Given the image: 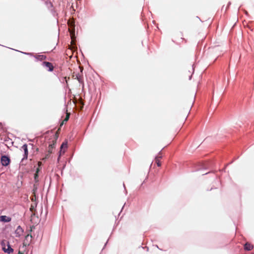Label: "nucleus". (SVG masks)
<instances>
[{
  "label": "nucleus",
  "instance_id": "obj_1",
  "mask_svg": "<svg viewBox=\"0 0 254 254\" xmlns=\"http://www.w3.org/2000/svg\"><path fill=\"white\" fill-rule=\"evenodd\" d=\"M67 24L69 28V30L70 31V34L71 35V39H72V42H73V36L74 33V21L73 19H69L68 22Z\"/></svg>",
  "mask_w": 254,
  "mask_h": 254
},
{
  "label": "nucleus",
  "instance_id": "obj_2",
  "mask_svg": "<svg viewBox=\"0 0 254 254\" xmlns=\"http://www.w3.org/2000/svg\"><path fill=\"white\" fill-rule=\"evenodd\" d=\"M10 162V160L8 157L5 155L2 156L0 159L1 165L3 166H8Z\"/></svg>",
  "mask_w": 254,
  "mask_h": 254
},
{
  "label": "nucleus",
  "instance_id": "obj_3",
  "mask_svg": "<svg viewBox=\"0 0 254 254\" xmlns=\"http://www.w3.org/2000/svg\"><path fill=\"white\" fill-rule=\"evenodd\" d=\"M67 148V142L64 141L63 142L61 146V150L60 151V156L64 153L65 150Z\"/></svg>",
  "mask_w": 254,
  "mask_h": 254
},
{
  "label": "nucleus",
  "instance_id": "obj_4",
  "mask_svg": "<svg viewBox=\"0 0 254 254\" xmlns=\"http://www.w3.org/2000/svg\"><path fill=\"white\" fill-rule=\"evenodd\" d=\"M42 64L43 66H45L46 67L48 68L49 69V71H52L54 69V66L52 63L48 62H44L42 63Z\"/></svg>",
  "mask_w": 254,
  "mask_h": 254
},
{
  "label": "nucleus",
  "instance_id": "obj_5",
  "mask_svg": "<svg viewBox=\"0 0 254 254\" xmlns=\"http://www.w3.org/2000/svg\"><path fill=\"white\" fill-rule=\"evenodd\" d=\"M21 148L23 150L24 152V157L22 158V160L27 159V157H28V155L27 145L26 144H24L21 147Z\"/></svg>",
  "mask_w": 254,
  "mask_h": 254
},
{
  "label": "nucleus",
  "instance_id": "obj_6",
  "mask_svg": "<svg viewBox=\"0 0 254 254\" xmlns=\"http://www.w3.org/2000/svg\"><path fill=\"white\" fill-rule=\"evenodd\" d=\"M253 248H254L253 245L249 242H247L244 245V250L245 251H251L253 249Z\"/></svg>",
  "mask_w": 254,
  "mask_h": 254
},
{
  "label": "nucleus",
  "instance_id": "obj_7",
  "mask_svg": "<svg viewBox=\"0 0 254 254\" xmlns=\"http://www.w3.org/2000/svg\"><path fill=\"white\" fill-rule=\"evenodd\" d=\"M11 218L9 217L2 215L0 216V221H2L3 222H9L11 221Z\"/></svg>",
  "mask_w": 254,
  "mask_h": 254
},
{
  "label": "nucleus",
  "instance_id": "obj_8",
  "mask_svg": "<svg viewBox=\"0 0 254 254\" xmlns=\"http://www.w3.org/2000/svg\"><path fill=\"white\" fill-rule=\"evenodd\" d=\"M15 233L16 237L20 236L23 233V230L22 228L20 226H18L15 231Z\"/></svg>",
  "mask_w": 254,
  "mask_h": 254
},
{
  "label": "nucleus",
  "instance_id": "obj_9",
  "mask_svg": "<svg viewBox=\"0 0 254 254\" xmlns=\"http://www.w3.org/2000/svg\"><path fill=\"white\" fill-rule=\"evenodd\" d=\"M37 190V187H35V186H34V188L33 189V195H32L31 196V200L34 202H36V199H37V197H36V191Z\"/></svg>",
  "mask_w": 254,
  "mask_h": 254
},
{
  "label": "nucleus",
  "instance_id": "obj_10",
  "mask_svg": "<svg viewBox=\"0 0 254 254\" xmlns=\"http://www.w3.org/2000/svg\"><path fill=\"white\" fill-rule=\"evenodd\" d=\"M37 203L36 202H33L30 206V210L33 213V214H35V212L36 211V207L37 206Z\"/></svg>",
  "mask_w": 254,
  "mask_h": 254
},
{
  "label": "nucleus",
  "instance_id": "obj_11",
  "mask_svg": "<svg viewBox=\"0 0 254 254\" xmlns=\"http://www.w3.org/2000/svg\"><path fill=\"white\" fill-rule=\"evenodd\" d=\"M34 58L37 60L39 61H43L46 59V56L45 55H35L34 56Z\"/></svg>",
  "mask_w": 254,
  "mask_h": 254
},
{
  "label": "nucleus",
  "instance_id": "obj_12",
  "mask_svg": "<svg viewBox=\"0 0 254 254\" xmlns=\"http://www.w3.org/2000/svg\"><path fill=\"white\" fill-rule=\"evenodd\" d=\"M32 236L31 235L28 234L25 237V240L24 242V244L25 245H29V242H31L32 240Z\"/></svg>",
  "mask_w": 254,
  "mask_h": 254
},
{
  "label": "nucleus",
  "instance_id": "obj_13",
  "mask_svg": "<svg viewBox=\"0 0 254 254\" xmlns=\"http://www.w3.org/2000/svg\"><path fill=\"white\" fill-rule=\"evenodd\" d=\"M70 113H66V117L65 119L63 121L62 123L61 124V126H62L65 122H66L69 118Z\"/></svg>",
  "mask_w": 254,
  "mask_h": 254
},
{
  "label": "nucleus",
  "instance_id": "obj_14",
  "mask_svg": "<svg viewBox=\"0 0 254 254\" xmlns=\"http://www.w3.org/2000/svg\"><path fill=\"white\" fill-rule=\"evenodd\" d=\"M3 251L8 254L12 253L13 252V250L9 246H8L7 249L3 248Z\"/></svg>",
  "mask_w": 254,
  "mask_h": 254
},
{
  "label": "nucleus",
  "instance_id": "obj_15",
  "mask_svg": "<svg viewBox=\"0 0 254 254\" xmlns=\"http://www.w3.org/2000/svg\"><path fill=\"white\" fill-rule=\"evenodd\" d=\"M48 148H48V153H49L46 155V158H48V157H49V156L50 154L51 153H52L53 149H52V148L50 147V146H49V147H48Z\"/></svg>",
  "mask_w": 254,
  "mask_h": 254
},
{
  "label": "nucleus",
  "instance_id": "obj_16",
  "mask_svg": "<svg viewBox=\"0 0 254 254\" xmlns=\"http://www.w3.org/2000/svg\"><path fill=\"white\" fill-rule=\"evenodd\" d=\"M34 179L35 180L36 182H38V173H35V175H34Z\"/></svg>",
  "mask_w": 254,
  "mask_h": 254
},
{
  "label": "nucleus",
  "instance_id": "obj_17",
  "mask_svg": "<svg viewBox=\"0 0 254 254\" xmlns=\"http://www.w3.org/2000/svg\"><path fill=\"white\" fill-rule=\"evenodd\" d=\"M156 161L157 166L159 167L160 166L161 164V163L160 162V161L158 159H157Z\"/></svg>",
  "mask_w": 254,
  "mask_h": 254
},
{
  "label": "nucleus",
  "instance_id": "obj_18",
  "mask_svg": "<svg viewBox=\"0 0 254 254\" xmlns=\"http://www.w3.org/2000/svg\"><path fill=\"white\" fill-rule=\"evenodd\" d=\"M41 169V167H38L37 169H36V173H38L40 171V170Z\"/></svg>",
  "mask_w": 254,
  "mask_h": 254
},
{
  "label": "nucleus",
  "instance_id": "obj_19",
  "mask_svg": "<svg viewBox=\"0 0 254 254\" xmlns=\"http://www.w3.org/2000/svg\"><path fill=\"white\" fill-rule=\"evenodd\" d=\"M49 146H50V147L52 149H53L55 147V143H53L52 144L49 145Z\"/></svg>",
  "mask_w": 254,
  "mask_h": 254
},
{
  "label": "nucleus",
  "instance_id": "obj_20",
  "mask_svg": "<svg viewBox=\"0 0 254 254\" xmlns=\"http://www.w3.org/2000/svg\"><path fill=\"white\" fill-rule=\"evenodd\" d=\"M76 77H77V80H78V81H79V82H81V80L80 77V76H79V77H78V76H77Z\"/></svg>",
  "mask_w": 254,
  "mask_h": 254
},
{
  "label": "nucleus",
  "instance_id": "obj_21",
  "mask_svg": "<svg viewBox=\"0 0 254 254\" xmlns=\"http://www.w3.org/2000/svg\"><path fill=\"white\" fill-rule=\"evenodd\" d=\"M38 167H40L42 165V162H38Z\"/></svg>",
  "mask_w": 254,
  "mask_h": 254
},
{
  "label": "nucleus",
  "instance_id": "obj_22",
  "mask_svg": "<svg viewBox=\"0 0 254 254\" xmlns=\"http://www.w3.org/2000/svg\"><path fill=\"white\" fill-rule=\"evenodd\" d=\"M18 254H23V253L22 252H21L20 251H19Z\"/></svg>",
  "mask_w": 254,
  "mask_h": 254
}]
</instances>
